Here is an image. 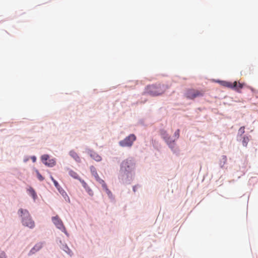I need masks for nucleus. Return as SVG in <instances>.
Listing matches in <instances>:
<instances>
[{"instance_id": "1", "label": "nucleus", "mask_w": 258, "mask_h": 258, "mask_svg": "<svg viewBox=\"0 0 258 258\" xmlns=\"http://www.w3.org/2000/svg\"><path fill=\"white\" fill-rule=\"evenodd\" d=\"M167 89L168 87L164 85H152L147 87L146 93L153 96H158L163 94Z\"/></svg>"}, {"instance_id": "2", "label": "nucleus", "mask_w": 258, "mask_h": 258, "mask_svg": "<svg viewBox=\"0 0 258 258\" xmlns=\"http://www.w3.org/2000/svg\"><path fill=\"white\" fill-rule=\"evenodd\" d=\"M18 213L22 217V224L24 226L28 227L30 228H33L35 226V223L32 220L28 211L27 210L20 209Z\"/></svg>"}, {"instance_id": "3", "label": "nucleus", "mask_w": 258, "mask_h": 258, "mask_svg": "<svg viewBox=\"0 0 258 258\" xmlns=\"http://www.w3.org/2000/svg\"><path fill=\"white\" fill-rule=\"evenodd\" d=\"M135 162L133 158H129L123 160L121 164V171L124 173L132 172L135 168Z\"/></svg>"}, {"instance_id": "4", "label": "nucleus", "mask_w": 258, "mask_h": 258, "mask_svg": "<svg viewBox=\"0 0 258 258\" xmlns=\"http://www.w3.org/2000/svg\"><path fill=\"white\" fill-rule=\"evenodd\" d=\"M136 136L134 134H131L124 140L120 141L119 142V144L120 146L123 147H130L133 145L134 142L136 141Z\"/></svg>"}, {"instance_id": "5", "label": "nucleus", "mask_w": 258, "mask_h": 258, "mask_svg": "<svg viewBox=\"0 0 258 258\" xmlns=\"http://www.w3.org/2000/svg\"><path fill=\"white\" fill-rule=\"evenodd\" d=\"M52 221L53 224L55 225V226L60 230L62 232H63L66 235L69 236V234L66 230V227L63 225V223L62 220L59 218V217L56 215L54 217H52Z\"/></svg>"}, {"instance_id": "6", "label": "nucleus", "mask_w": 258, "mask_h": 258, "mask_svg": "<svg viewBox=\"0 0 258 258\" xmlns=\"http://www.w3.org/2000/svg\"><path fill=\"white\" fill-rule=\"evenodd\" d=\"M160 134L162 136V138L165 140L166 143L168 144L169 147L172 149L173 150L175 147V140H171L170 137L167 133V132L164 130H161L160 132Z\"/></svg>"}, {"instance_id": "7", "label": "nucleus", "mask_w": 258, "mask_h": 258, "mask_svg": "<svg viewBox=\"0 0 258 258\" xmlns=\"http://www.w3.org/2000/svg\"><path fill=\"white\" fill-rule=\"evenodd\" d=\"M204 94L203 91L190 89L187 91L186 96L188 98L194 99L196 97L203 96Z\"/></svg>"}, {"instance_id": "8", "label": "nucleus", "mask_w": 258, "mask_h": 258, "mask_svg": "<svg viewBox=\"0 0 258 258\" xmlns=\"http://www.w3.org/2000/svg\"><path fill=\"white\" fill-rule=\"evenodd\" d=\"M49 156L48 155H43L41 156V160L42 162L47 166L52 167L55 164V161L53 159L50 160V163L47 162V160L49 159Z\"/></svg>"}, {"instance_id": "9", "label": "nucleus", "mask_w": 258, "mask_h": 258, "mask_svg": "<svg viewBox=\"0 0 258 258\" xmlns=\"http://www.w3.org/2000/svg\"><path fill=\"white\" fill-rule=\"evenodd\" d=\"M90 171L92 175L95 177L97 182H98L100 184L103 183L104 180L99 177L95 167L91 166L90 167Z\"/></svg>"}, {"instance_id": "10", "label": "nucleus", "mask_w": 258, "mask_h": 258, "mask_svg": "<svg viewBox=\"0 0 258 258\" xmlns=\"http://www.w3.org/2000/svg\"><path fill=\"white\" fill-rule=\"evenodd\" d=\"M220 83L222 86L231 89H233V87L235 86V85L236 84V81H235L233 83L228 81H220Z\"/></svg>"}, {"instance_id": "11", "label": "nucleus", "mask_w": 258, "mask_h": 258, "mask_svg": "<svg viewBox=\"0 0 258 258\" xmlns=\"http://www.w3.org/2000/svg\"><path fill=\"white\" fill-rule=\"evenodd\" d=\"M42 247V243H37L36 244L30 251L29 254H33L35 253L36 251L39 250Z\"/></svg>"}, {"instance_id": "12", "label": "nucleus", "mask_w": 258, "mask_h": 258, "mask_svg": "<svg viewBox=\"0 0 258 258\" xmlns=\"http://www.w3.org/2000/svg\"><path fill=\"white\" fill-rule=\"evenodd\" d=\"M89 154H90V157L92 158H93L94 160H95V161L99 162L101 160V156H99L96 153H95L92 151H90L89 152Z\"/></svg>"}, {"instance_id": "13", "label": "nucleus", "mask_w": 258, "mask_h": 258, "mask_svg": "<svg viewBox=\"0 0 258 258\" xmlns=\"http://www.w3.org/2000/svg\"><path fill=\"white\" fill-rule=\"evenodd\" d=\"M70 155H71V157H72L77 162H81V159L79 157V156H78V155L77 154V153L74 151H70Z\"/></svg>"}, {"instance_id": "14", "label": "nucleus", "mask_w": 258, "mask_h": 258, "mask_svg": "<svg viewBox=\"0 0 258 258\" xmlns=\"http://www.w3.org/2000/svg\"><path fill=\"white\" fill-rule=\"evenodd\" d=\"M244 86V84L238 83H237L236 82V84L235 85V86L233 87V89L236 90L237 92H240V89H241Z\"/></svg>"}, {"instance_id": "15", "label": "nucleus", "mask_w": 258, "mask_h": 258, "mask_svg": "<svg viewBox=\"0 0 258 258\" xmlns=\"http://www.w3.org/2000/svg\"><path fill=\"white\" fill-rule=\"evenodd\" d=\"M102 185L103 188L105 190L107 194L110 197L112 195L111 192L109 190V189L107 188V185L105 183V181H103V183H100Z\"/></svg>"}, {"instance_id": "16", "label": "nucleus", "mask_w": 258, "mask_h": 258, "mask_svg": "<svg viewBox=\"0 0 258 258\" xmlns=\"http://www.w3.org/2000/svg\"><path fill=\"white\" fill-rule=\"evenodd\" d=\"M62 249L68 254L70 255H72L73 254L72 250L68 247V246L67 245H62Z\"/></svg>"}, {"instance_id": "17", "label": "nucleus", "mask_w": 258, "mask_h": 258, "mask_svg": "<svg viewBox=\"0 0 258 258\" xmlns=\"http://www.w3.org/2000/svg\"><path fill=\"white\" fill-rule=\"evenodd\" d=\"M69 174H70V176H71L74 178L77 179H79H79H80L79 178V176L78 174L75 171H74L71 170L69 172Z\"/></svg>"}, {"instance_id": "18", "label": "nucleus", "mask_w": 258, "mask_h": 258, "mask_svg": "<svg viewBox=\"0 0 258 258\" xmlns=\"http://www.w3.org/2000/svg\"><path fill=\"white\" fill-rule=\"evenodd\" d=\"M29 194H30L32 197L35 199L36 197H37V195L34 190V189L32 187H29V188L28 189Z\"/></svg>"}, {"instance_id": "19", "label": "nucleus", "mask_w": 258, "mask_h": 258, "mask_svg": "<svg viewBox=\"0 0 258 258\" xmlns=\"http://www.w3.org/2000/svg\"><path fill=\"white\" fill-rule=\"evenodd\" d=\"M249 138L248 137L244 136L243 137V139H242V145L244 147H246L247 145L248 142H249Z\"/></svg>"}, {"instance_id": "20", "label": "nucleus", "mask_w": 258, "mask_h": 258, "mask_svg": "<svg viewBox=\"0 0 258 258\" xmlns=\"http://www.w3.org/2000/svg\"><path fill=\"white\" fill-rule=\"evenodd\" d=\"M36 173L38 179L40 181H43L44 180V177L41 175L37 170H36Z\"/></svg>"}, {"instance_id": "21", "label": "nucleus", "mask_w": 258, "mask_h": 258, "mask_svg": "<svg viewBox=\"0 0 258 258\" xmlns=\"http://www.w3.org/2000/svg\"><path fill=\"white\" fill-rule=\"evenodd\" d=\"M80 181L81 182L83 186L86 189H87V188H88L89 186L87 185V183L84 180H82L81 179H79Z\"/></svg>"}, {"instance_id": "22", "label": "nucleus", "mask_w": 258, "mask_h": 258, "mask_svg": "<svg viewBox=\"0 0 258 258\" xmlns=\"http://www.w3.org/2000/svg\"><path fill=\"white\" fill-rule=\"evenodd\" d=\"M244 130V126H241L238 130V134H239L240 136L242 135L245 132Z\"/></svg>"}, {"instance_id": "23", "label": "nucleus", "mask_w": 258, "mask_h": 258, "mask_svg": "<svg viewBox=\"0 0 258 258\" xmlns=\"http://www.w3.org/2000/svg\"><path fill=\"white\" fill-rule=\"evenodd\" d=\"M179 130H177L174 133V137L175 139H177L179 137Z\"/></svg>"}, {"instance_id": "24", "label": "nucleus", "mask_w": 258, "mask_h": 258, "mask_svg": "<svg viewBox=\"0 0 258 258\" xmlns=\"http://www.w3.org/2000/svg\"><path fill=\"white\" fill-rule=\"evenodd\" d=\"M53 183H54L55 186L56 187V188L58 190H59V189H60V186H59L58 183L56 180H54Z\"/></svg>"}, {"instance_id": "25", "label": "nucleus", "mask_w": 258, "mask_h": 258, "mask_svg": "<svg viewBox=\"0 0 258 258\" xmlns=\"http://www.w3.org/2000/svg\"><path fill=\"white\" fill-rule=\"evenodd\" d=\"M87 189H86V191L88 192V193L90 195V196H93V191L91 190V189L88 187V188H87Z\"/></svg>"}, {"instance_id": "26", "label": "nucleus", "mask_w": 258, "mask_h": 258, "mask_svg": "<svg viewBox=\"0 0 258 258\" xmlns=\"http://www.w3.org/2000/svg\"><path fill=\"white\" fill-rule=\"evenodd\" d=\"M0 258H6V254L4 252H0Z\"/></svg>"}, {"instance_id": "27", "label": "nucleus", "mask_w": 258, "mask_h": 258, "mask_svg": "<svg viewBox=\"0 0 258 258\" xmlns=\"http://www.w3.org/2000/svg\"><path fill=\"white\" fill-rule=\"evenodd\" d=\"M249 89H250V90L253 92H256V90L255 89H254V88L251 87H248Z\"/></svg>"}, {"instance_id": "28", "label": "nucleus", "mask_w": 258, "mask_h": 258, "mask_svg": "<svg viewBox=\"0 0 258 258\" xmlns=\"http://www.w3.org/2000/svg\"><path fill=\"white\" fill-rule=\"evenodd\" d=\"M32 160H33V162H35V161H36V157H34V156L32 158Z\"/></svg>"}, {"instance_id": "29", "label": "nucleus", "mask_w": 258, "mask_h": 258, "mask_svg": "<svg viewBox=\"0 0 258 258\" xmlns=\"http://www.w3.org/2000/svg\"><path fill=\"white\" fill-rule=\"evenodd\" d=\"M50 178L53 182H54V180H55L52 176H50Z\"/></svg>"}, {"instance_id": "30", "label": "nucleus", "mask_w": 258, "mask_h": 258, "mask_svg": "<svg viewBox=\"0 0 258 258\" xmlns=\"http://www.w3.org/2000/svg\"><path fill=\"white\" fill-rule=\"evenodd\" d=\"M61 194L63 196H64V194L67 196V194L64 191H63V192L61 193Z\"/></svg>"}, {"instance_id": "31", "label": "nucleus", "mask_w": 258, "mask_h": 258, "mask_svg": "<svg viewBox=\"0 0 258 258\" xmlns=\"http://www.w3.org/2000/svg\"><path fill=\"white\" fill-rule=\"evenodd\" d=\"M47 162L50 163V160L48 161H47Z\"/></svg>"}]
</instances>
